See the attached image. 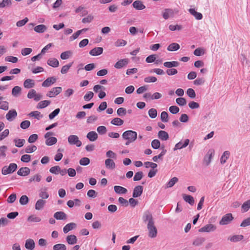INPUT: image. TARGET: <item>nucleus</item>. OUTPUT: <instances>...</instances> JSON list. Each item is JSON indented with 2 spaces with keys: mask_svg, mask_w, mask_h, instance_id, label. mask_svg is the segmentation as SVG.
<instances>
[{
  "mask_svg": "<svg viewBox=\"0 0 250 250\" xmlns=\"http://www.w3.org/2000/svg\"><path fill=\"white\" fill-rule=\"evenodd\" d=\"M57 79L54 77L47 78L42 84L43 87H49L56 83Z\"/></svg>",
  "mask_w": 250,
  "mask_h": 250,
  "instance_id": "obj_9",
  "label": "nucleus"
},
{
  "mask_svg": "<svg viewBox=\"0 0 250 250\" xmlns=\"http://www.w3.org/2000/svg\"><path fill=\"white\" fill-rule=\"evenodd\" d=\"M157 81V79L153 76H148L144 79V82L146 83H155Z\"/></svg>",
  "mask_w": 250,
  "mask_h": 250,
  "instance_id": "obj_57",
  "label": "nucleus"
},
{
  "mask_svg": "<svg viewBox=\"0 0 250 250\" xmlns=\"http://www.w3.org/2000/svg\"><path fill=\"white\" fill-rule=\"evenodd\" d=\"M160 142L157 139H154L151 142V146L154 149H158L160 147Z\"/></svg>",
  "mask_w": 250,
  "mask_h": 250,
  "instance_id": "obj_54",
  "label": "nucleus"
},
{
  "mask_svg": "<svg viewBox=\"0 0 250 250\" xmlns=\"http://www.w3.org/2000/svg\"><path fill=\"white\" fill-rule=\"evenodd\" d=\"M17 116V112L15 109L10 110L6 114V119L9 122L13 121Z\"/></svg>",
  "mask_w": 250,
  "mask_h": 250,
  "instance_id": "obj_10",
  "label": "nucleus"
},
{
  "mask_svg": "<svg viewBox=\"0 0 250 250\" xmlns=\"http://www.w3.org/2000/svg\"><path fill=\"white\" fill-rule=\"evenodd\" d=\"M76 227V224L75 223H70L66 225L63 228V231L64 233L68 232L69 231L72 230Z\"/></svg>",
  "mask_w": 250,
  "mask_h": 250,
  "instance_id": "obj_26",
  "label": "nucleus"
},
{
  "mask_svg": "<svg viewBox=\"0 0 250 250\" xmlns=\"http://www.w3.org/2000/svg\"><path fill=\"white\" fill-rule=\"evenodd\" d=\"M25 247L27 250H32L35 248V243L33 239H28L26 240Z\"/></svg>",
  "mask_w": 250,
  "mask_h": 250,
  "instance_id": "obj_23",
  "label": "nucleus"
},
{
  "mask_svg": "<svg viewBox=\"0 0 250 250\" xmlns=\"http://www.w3.org/2000/svg\"><path fill=\"white\" fill-rule=\"evenodd\" d=\"M28 202L29 199L26 195H22L20 198V203L21 205H25L28 204Z\"/></svg>",
  "mask_w": 250,
  "mask_h": 250,
  "instance_id": "obj_50",
  "label": "nucleus"
},
{
  "mask_svg": "<svg viewBox=\"0 0 250 250\" xmlns=\"http://www.w3.org/2000/svg\"><path fill=\"white\" fill-rule=\"evenodd\" d=\"M21 89L19 86H14L12 90V95L14 97H18L21 92Z\"/></svg>",
  "mask_w": 250,
  "mask_h": 250,
  "instance_id": "obj_39",
  "label": "nucleus"
},
{
  "mask_svg": "<svg viewBox=\"0 0 250 250\" xmlns=\"http://www.w3.org/2000/svg\"><path fill=\"white\" fill-rule=\"evenodd\" d=\"M216 229V227L213 224H208L202 227L199 229L200 232H209L214 231Z\"/></svg>",
  "mask_w": 250,
  "mask_h": 250,
  "instance_id": "obj_8",
  "label": "nucleus"
},
{
  "mask_svg": "<svg viewBox=\"0 0 250 250\" xmlns=\"http://www.w3.org/2000/svg\"><path fill=\"white\" fill-rule=\"evenodd\" d=\"M50 102L47 100L42 101L39 102L37 106V108H43L50 104Z\"/></svg>",
  "mask_w": 250,
  "mask_h": 250,
  "instance_id": "obj_40",
  "label": "nucleus"
},
{
  "mask_svg": "<svg viewBox=\"0 0 250 250\" xmlns=\"http://www.w3.org/2000/svg\"><path fill=\"white\" fill-rule=\"evenodd\" d=\"M28 115L30 117H34L37 120H40L42 117V115L41 114V113L38 111H35L30 112Z\"/></svg>",
  "mask_w": 250,
  "mask_h": 250,
  "instance_id": "obj_43",
  "label": "nucleus"
},
{
  "mask_svg": "<svg viewBox=\"0 0 250 250\" xmlns=\"http://www.w3.org/2000/svg\"><path fill=\"white\" fill-rule=\"evenodd\" d=\"M30 122L28 120L23 121L20 124L21 127L23 129H27L30 126Z\"/></svg>",
  "mask_w": 250,
  "mask_h": 250,
  "instance_id": "obj_58",
  "label": "nucleus"
},
{
  "mask_svg": "<svg viewBox=\"0 0 250 250\" xmlns=\"http://www.w3.org/2000/svg\"><path fill=\"white\" fill-rule=\"evenodd\" d=\"M187 94L189 97L191 99H194L196 97V93L195 91L192 88H188L187 90Z\"/></svg>",
  "mask_w": 250,
  "mask_h": 250,
  "instance_id": "obj_53",
  "label": "nucleus"
},
{
  "mask_svg": "<svg viewBox=\"0 0 250 250\" xmlns=\"http://www.w3.org/2000/svg\"><path fill=\"white\" fill-rule=\"evenodd\" d=\"M53 250H66V247L63 244H58L53 246Z\"/></svg>",
  "mask_w": 250,
  "mask_h": 250,
  "instance_id": "obj_46",
  "label": "nucleus"
},
{
  "mask_svg": "<svg viewBox=\"0 0 250 250\" xmlns=\"http://www.w3.org/2000/svg\"><path fill=\"white\" fill-rule=\"evenodd\" d=\"M168 114L166 111H163L161 114V120L163 122H167L168 121Z\"/></svg>",
  "mask_w": 250,
  "mask_h": 250,
  "instance_id": "obj_56",
  "label": "nucleus"
},
{
  "mask_svg": "<svg viewBox=\"0 0 250 250\" xmlns=\"http://www.w3.org/2000/svg\"><path fill=\"white\" fill-rule=\"evenodd\" d=\"M188 11L191 15L193 16L197 20H200L203 18V15L201 13L197 12L194 8H190Z\"/></svg>",
  "mask_w": 250,
  "mask_h": 250,
  "instance_id": "obj_17",
  "label": "nucleus"
},
{
  "mask_svg": "<svg viewBox=\"0 0 250 250\" xmlns=\"http://www.w3.org/2000/svg\"><path fill=\"white\" fill-rule=\"evenodd\" d=\"M147 229L148 231V237L151 238H153L157 236L158 231L154 223L150 225H147Z\"/></svg>",
  "mask_w": 250,
  "mask_h": 250,
  "instance_id": "obj_4",
  "label": "nucleus"
},
{
  "mask_svg": "<svg viewBox=\"0 0 250 250\" xmlns=\"http://www.w3.org/2000/svg\"><path fill=\"white\" fill-rule=\"evenodd\" d=\"M126 42L122 39H119L115 42V45L117 47L124 46L126 44Z\"/></svg>",
  "mask_w": 250,
  "mask_h": 250,
  "instance_id": "obj_61",
  "label": "nucleus"
},
{
  "mask_svg": "<svg viewBox=\"0 0 250 250\" xmlns=\"http://www.w3.org/2000/svg\"><path fill=\"white\" fill-rule=\"evenodd\" d=\"M47 63L49 65H50L53 67H57L59 65V61L56 58L49 59L47 60Z\"/></svg>",
  "mask_w": 250,
  "mask_h": 250,
  "instance_id": "obj_30",
  "label": "nucleus"
},
{
  "mask_svg": "<svg viewBox=\"0 0 250 250\" xmlns=\"http://www.w3.org/2000/svg\"><path fill=\"white\" fill-rule=\"evenodd\" d=\"M231 213H228L224 215L219 222L221 225H226L229 224L233 219Z\"/></svg>",
  "mask_w": 250,
  "mask_h": 250,
  "instance_id": "obj_6",
  "label": "nucleus"
},
{
  "mask_svg": "<svg viewBox=\"0 0 250 250\" xmlns=\"http://www.w3.org/2000/svg\"><path fill=\"white\" fill-rule=\"evenodd\" d=\"M79 163L82 166H87L90 163V160L87 157H83L80 160Z\"/></svg>",
  "mask_w": 250,
  "mask_h": 250,
  "instance_id": "obj_60",
  "label": "nucleus"
},
{
  "mask_svg": "<svg viewBox=\"0 0 250 250\" xmlns=\"http://www.w3.org/2000/svg\"><path fill=\"white\" fill-rule=\"evenodd\" d=\"M143 191V187L142 186H136L133 191L132 196L133 198L140 197Z\"/></svg>",
  "mask_w": 250,
  "mask_h": 250,
  "instance_id": "obj_11",
  "label": "nucleus"
},
{
  "mask_svg": "<svg viewBox=\"0 0 250 250\" xmlns=\"http://www.w3.org/2000/svg\"><path fill=\"white\" fill-rule=\"evenodd\" d=\"M128 63V60L127 59H121L114 64V67L117 69H121L126 66Z\"/></svg>",
  "mask_w": 250,
  "mask_h": 250,
  "instance_id": "obj_12",
  "label": "nucleus"
},
{
  "mask_svg": "<svg viewBox=\"0 0 250 250\" xmlns=\"http://www.w3.org/2000/svg\"><path fill=\"white\" fill-rule=\"evenodd\" d=\"M143 177V172L142 171H139L135 173L133 180L134 181H137L140 180Z\"/></svg>",
  "mask_w": 250,
  "mask_h": 250,
  "instance_id": "obj_62",
  "label": "nucleus"
},
{
  "mask_svg": "<svg viewBox=\"0 0 250 250\" xmlns=\"http://www.w3.org/2000/svg\"><path fill=\"white\" fill-rule=\"evenodd\" d=\"M17 168V165L15 163H11L9 166H4L1 169L2 175H6L14 172Z\"/></svg>",
  "mask_w": 250,
  "mask_h": 250,
  "instance_id": "obj_2",
  "label": "nucleus"
},
{
  "mask_svg": "<svg viewBox=\"0 0 250 250\" xmlns=\"http://www.w3.org/2000/svg\"><path fill=\"white\" fill-rule=\"evenodd\" d=\"M178 181V178L176 177H173L167 183L166 188H170L172 187Z\"/></svg>",
  "mask_w": 250,
  "mask_h": 250,
  "instance_id": "obj_35",
  "label": "nucleus"
},
{
  "mask_svg": "<svg viewBox=\"0 0 250 250\" xmlns=\"http://www.w3.org/2000/svg\"><path fill=\"white\" fill-rule=\"evenodd\" d=\"M230 153L229 151H225L222 154L221 159H220V162L221 164H225L228 159L229 157Z\"/></svg>",
  "mask_w": 250,
  "mask_h": 250,
  "instance_id": "obj_38",
  "label": "nucleus"
},
{
  "mask_svg": "<svg viewBox=\"0 0 250 250\" xmlns=\"http://www.w3.org/2000/svg\"><path fill=\"white\" fill-rule=\"evenodd\" d=\"M122 137L125 140H130V142H134L137 137L136 132L132 130H127L122 134Z\"/></svg>",
  "mask_w": 250,
  "mask_h": 250,
  "instance_id": "obj_1",
  "label": "nucleus"
},
{
  "mask_svg": "<svg viewBox=\"0 0 250 250\" xmlns=\"http://www.w3.org/2000/svg\"><path fill=\"white\" fill-rule=\"evenodd\" d=\"M213 153L214 151L212 149H210L205 156L204 161L205 163H206L207 166H208L210 164L213 156Z\"/></svg>",
  "mask_w": 250,
  "mask_h": 250,
  "instance_id": "obj_14",
  "label": "nucleus"
},
{
  "mask_svg": "<svg viewBox=\"0 0 250 250\" xmlns=\"http://www.w3.org/2000/svg\"><path fill=\"white\" fill-rule=\"evenodd\" d=\"M206 241V239L203 237H198L193 241L192 244L195 246H200L202 245Z\"/></svg>",
  "mask_w": 250,
  "mask_h": 250,
  "instance_id": "obj_28",
  "label": "nucleus"
},
{
  "mask_svg": "<svg viewBox=\"0 0 250 250\" xmlns=\"http://www.w3.org/2000/svg\"><path fill=\"white\" fill-rule=\"evenodd\" d=\"M54 217L57 220H66L67 215L63 211H57L54 213Z\"/></svg>",
  "mask_w": 250,
  "mask_h": 250,
  "instance_id": "obj_19",
  "label": "nucleus"
},
{
  "mask_svg": "<svg viewBox=\"0 0 250 250\" xmlns=\"http://www.w3.org/2000/svg\"><path fill=\"white\" fill-rule=\"evenodd\" d=\"M23 86L26 88H31L35 86L34 81L32 79H27L23 83Z\"/></svg>",
  "mask_w": 250,
  "mask_h": 250,
  "instance_id": "obj_25",
  "label": "nucleus"
},
{
  "mask_svg": "<svg viewBox=\"0 0 250 250\" xmlns=\"http://www.w3.org/2000/svg\"><path fill=\"white\" fill-rule=\"evenodd\" d=\"M189 143V140L188 139L185 140L184 143H183L182 141H180L179 143H177L175 145V147L174 148V150H176L177 149H180L186 147L188 146Z\"/></svg>",
  "mask_w": 250,
  "mask_h": 250,
  "instance_id": "obj_13",
  "label": "nucleus"
},
{
  "mask_svg": "<svg viewBox=\"0 0 250 250\" xmlns=\"http://www.w3.org/2000/svg\"><path fill=\"white\" fill-rule=\"evenodd\" d=\"M133 7L137 10H141L146 8L145 5L141 0H136L132 4Z\"/></svg>",
  "mask_w": 250,
  "mask_h": 250,
  "instance_id": "obj_18",
  "label": "nucleus"
},
{
  "mask_svg": "<svg viewBox=\"0 0 250 250\" xmlns=\"http://www.w3.org/2000/svg\"><path fill=\"white\" fill-rule=\"evenodd\" d=\"M176 102L180 106H184L187 104L186 100L182 97L177 98L176 99Z\"/></svg>",
  "mask_w": 250,
  "mask_h": 250,
  "instance_id": "obj_49",
  "label": "nucleus"
},
{
  "mask_svg": "<svg viewBox=\"0 0 250 250\" xmlns=\"http://www.w3.org/2000/svg\"><path fill=\"white\" fill-rule=\"evenodd\" d=\"M57 142V139L54 137H51L46 139L45 144L47 146H51L55 144Z\"/></svg>",
  "mask_w": 250,
  "mask_h": 250,
  "instance_id": "obj_33",
  "label": "nucleus"
},
{
  "mask_svg": "<svg viewBox=\"0 0 250 250\" xmlns=\"http://www.w3.org/2000/svg\"><path fill=\"white\" fill-rule=\"evenodd\" d=\"M105 166L106 167L110 169H114L115 168V163L111 159H107L105 161Z\"/></svg>",
  "mask_w": 250,
  "mask_h": 250,
  "instance_id": "obj_20",
  "label": "nucleus"
},
{
  "mask_svg": "<svg viewBox=\"0 0 250 250\" xmlns=\"http://www.w3.org/2000/svg\"><path fill=\"white\" fill-rule=\"evenodd\" d=\"M143 220L144 222L147 223V225H150L155 223L152 215L148 210H146L144 213L143 215Z\"/></svg>",
  "mask_w": 250,
  "mask_h": 250,
  "instance_id": "obj_5",
  "label": "nucleus"
},
{
  "mask_svg": "<svg viewBox=\"0 0 250 250\" xmlns=\"http://www.w3.org/2000/svg\"><path fill=\"white\" fill-rule=\"evenodd\" d=\"M34 31L38 33H44L47 30V27L44 24H40L34 28Z\"/></svg>",
  "mask_w": 250,
  "mask_h": 250,
  "instance_id": "obj_27",
  "label": "nucleus"
},
{
  "mask_svg": "<svg viewBox=\"0 0 250 250\" xmlns=\"http://www.w3.org/2000/svg\"><path fill=\"white\" fill-rule=\"evenodd\" d=\"M183 197L184 200L190 205H192L194 203V198L191 196L184 194Z\"/></svg>",
  "mask_w": 250,
  "mask_h": 250,
  "instance_id": "obj_42",
  "label": "nucleus"
},
{
  "mask_svg": "<svg viewBox=\"0 0 250 250\" xmlns=\"http://www.w3.org/2000/svg\"><path fill=\"white\" fill-rule=\"evenodd\" d=\"M114 189L116 193L119 194H125L127 192V190L125 188L120 186H114Z\"/></svg>",
  "mask_w": 250,
  "mask_h": 250,
  "instance_id": "obj_22",
  "label": "nucleus"
},
{
  "mask_svg": "<svg viewBox=\"0 0 250 250\" xmlns=\"http://www.w3.org/2000/svg\"><path fill=\"white\" fill-rule=\"evenodd\" d=\"M37 150V147L34 145L28 146L25 148V151L27 153H30L35 151Z\"/></svg>",
  "mask_w": 250,
  "mask_h": 250,
  "instance_id": "obj_51",
  "label": "nucleus"
},
{
  "mask_svg": "<svg viewBox=\"0 0 250 250\" xmlns=\"http://www.w3.org/2000/svg\"><path fill=\"white\" fill-rule=\"evenodd\" d=\"M68 142L70 145H75L77 147L82 146V142L79 140L78 136L70 135L68 137Z\"/></svg>",
  "mask_w": 250,
  "mask_h": 250,
  "instance_id": "obj_3",
  "label": "nucleus"
},
{
  "mask_svg": "<svg viewBox=\"0 0 250 250\" xmlns=\"http://www.w3.org/2000/svg\"><path fill=\"white\" fill-rule=\"evenodd\" d=\"M173 12L172 9H166L163 13V17L165 20L168 19L170 16H172Z\"/></svg>",
  "mask_w": 250,
  "mask_h": 250,
  "instance_id": "obj_34",
  "label": "nucleus"
},
{
  "mask_svg": "<svg viewBox=\"0 0 250 250\" xmlns=\"http://www.w3.org/2000/svg\"><path fill=\"white\" fill-rule=\"evenodd\" d=\"M60 111V108H56L55 109L53 112H52L49 115V118L50 120H52L54 119L56 116L58 115Z\"/></svg>",
  "mask_w": 250,
  "mask_h": 250,
  "instance_id": "obj_63",
  "label": "nucleus"
},
{
  "mask_svg": "<svg viewBox=\"0 0 250 250\" xmlns=\"http://www.w3.org/2000/svg\"><path fill=\"white\" fill-rule=\"evenodd\" d=\"M103 48L102 47H95L90 51L89 54L91 56H96L101 55L103 53Z\"/></svg>",
  "mask_w": 250,
  "mask_h": 250,
  "instance_id": "obj_16",
  "label": "nucleus"
},
{
  "mask_svg": "<svg viewBox=\"0 0 250 250\" xmlns=\"http://www.w3.org/2000/svg\"><path fill=\"white\" fill-rule=\"evenodd\" d=\"M149 116L152 119L155 118L157 115V111L154 108H151L148 111Z\"/></svg>",
  "mask_w": 250,
  "mask_h": 250,
  "instance_id": "obj_55",
  "label": "nucleus"
},
{
  "mask_svg": "<svg viewBox=\"0 0 250 250\" xmlns=\"http://www.w3.org/2000/svg\"><path fill=\"white\" fill-rule=\"evenodd\" d=\"M30 170L27 167H22L19 169L17 172L18 175L21 176H25L30 174Z\"/></svg>",
  "mask_w": 250,
  "mask_h": 250,
  "instance_id": "obj_15",
  "label": "nucleus"
},
{
  "mask_svg": "<svg viewBox=\"0 0 250 250\" xmlns=\"http://www.w3.org/2000/svg\"><path fill=\"white\" fill-rule=\"evenodd\" d=\"M13 141L15 146L18 147H22L25 143V140L23 139H15Z\"/></svg>",
  "mask_w": 250,
  "mask_h": 250,
  "instance_id": "obj_37",
  "label": "nucleus"
},
{
  "mask_svg": "<svg viewBox=\"0 0 250 250\" xmlns=\"http://www.w3.org/2000/svg\"><path fill=\"white\" fill-rule=\"evenodd\" d=\"M72 63L73 62H71L63 66L61 70V73L62 74H66L68 72L70 68L72 66Z\"/></svg>",
  "mask_w": 250,
  "mask_h": 250,
  "instance_id": "obj_47",
  "label": "nucleus"
},
{
  "mask_svg": "<svg viewBox=\"0 0 250 250\" xmlns=\"http://www.w3.org/2000/svg\"><path fill=\"white\" fill-rule=\"evenodd\" d=\"M158 138L162 141H167L169 138V135L168 133L163 130H160L158 133Z\"/></svg>",
  "mask_w": 250,
  "mask_h": 250,
  "instance_id": "obj_24",
  "label": "nucleus"
},
{
  "mask_svg": "<svg viewBox=\"0 0 250 250\" xmlns=\"http://www.w3.org/2000/svg\"><path fill=\"white\" fill-rule=\"evenodd\" d=\"M66 241L70 245H74L77 242V238L74 235H68L66 237Z\"/></svg>",
  "mask_w": 250,
  "mask_h": 250,
  "instance_id": "obj_31",
  "label": "nucleus"
},
{
  "mask_svg": "<svg viewBox=\"0 0 250 250\" xmlns=\"http://www.w3.org/2000/svg\"><path fill=\"white\" fill-rule=\"evenodd\" d=\"M71 55L72 52L71 51H66L61 53V58L62 60H66L68 59Z\"/></svg>",
  "mask_w": 250,
  "mask_h": 250,
  "instance_id": "obj_45",
  "label": "nucleus"
},
{
  "mask_svg": "<svg viewBox=\"0 0 250 250\" xmlns=\"http://www.w3.org/2000/svg\"><path fill=\"white\" fill-rule=\"evenodd\" d=\"M179 48L180 45L179 44L177 43H172L168 46L167 49L169 51H174L178 50Z\"/></svg>",
  "mask_w": 250,
  "mask_h": 250,
  "instance_id": "obj_36",
  "label": "nucleus"
},
{
  "mask_svg": "<svg viewBox=\"0 0 250 250\" xmlns=\"http://www.w3.org/2000/svg\"><path fill=\"white\" fill-rule=\"evenodd\" d=\"M41 178H42L41 175L37 174L35 175L34 176L31 177L29 179V182L30 183H31L33 181H36V182H39L41 181Z\"/></svg>",
  "mask_w": 250,
  "mask_h": 250,
  "instance_id": "obj_59",
  "label": "nucleus"
},
{
  "mask_svg": "<svg viewBox=\"0 0 250 250\" xmlns=\"http://www.w3.org/2000/svg\"><path fill=\"white\" fill-rule=\"evenodd\" d=\"M111 124L115 125H122L124 124V121L119 118H115L111 121Z\"/></svg>",
  "mask_w": 250,
  "mask_h": 250,
  "instance_id": "obj_41",
  "label": "nucleus"
},
{
  "mask_svg": "<svg viewBox=\"0 0 250 250\" xmlns=\"http://www.w3.org/2000/svg\"><path fill=\"white\" fill-rule=\"evenodd\" d=\"M60 170V167L58 166L52 167L49 169L50 172L54 174H58L59 173Z\"/></svg>",
  "mask_w": 250,
  "mask_h": 250,
  "instance_id": "obj_52",
  "label": "nucleus"
},
{
  "mask_svg": "<svg viewBox=\"0 0 250 250\" xmlns=\"http://www.w3.org/2000/svg\"><path fill=\"white\" fill-rule=\"evenodd\" d=\"M46 201L43 199L38 200L35 204V209L38 210H42L44 207Z\"/></svg>",
  "mask_w": 250,
  "mask_h": 250,
  "instance_id": "obj_21",
  "label": "nucleus"
},
{
  "mask_svg": "<svg viewBox=\"0 0 250 250\" xmlns=\"http://www.w3.org/2000/svg\"><path fill=\"white\" fill-rule=\"evenodd\" d=\"M250 208V200L245 202L242 206L243 212L247 211Z\"/></svg>",
  "mask_w": 250,
  "mask_h": 250,
  "instance_id": "obj_48",
  "label": "nucleus"
},
{
  "mask_svg": "<svg viewBox=\"0 0 250 250\" xmlns=\"http://www.w3.org/2000/svg\"><path fill=\"white\" fill-rule=\"evenodd\" d=\"M86 137L89 141L93 142L97 139L98 134L95 131H90L87 134Z\"/></svg>",
  "mask_w": 250,
  "mask_h": 250,
  "instance_id": "obj_29",
  "label": "nucleus"
},
{
  "mask_svg": "<svg viewBox=\"0 0 250 250\" xmlns=\"http://www.w3.org/2000/svg\"><path fill=\"white\" fill-rule=\"evenodd\" d=\"M62 91V88L61 87H53L51 89L50 91L47 93L46 96L50 98L55 97L59 94H60Z\"/></svg>",
  "mask_w": 250,
  "mask_h": 250,
  "instance_id": "obj_7",
  "label": "nucleus"
},
{
  "mask_svg": "<svg viewBox=\"0 0 250 250\" xmlns=\"http://www.w3.org/2000/svg\"><path fill=\"white\" fill-rule=\"evenodd\" d=\"M164 65L167 68L177 67L179 65V62L177 61L166 62L164 63Z\"/></svg>",
  "mask_w": 250,
  "mask_h": 250,
  "instance_id": "obj_32",
  "label": "nucleus"
},
{
  "mask_svg": "<svg viewBox=\"0 0 250 250\" xmlns=\"http://www.w3.org/2000/svg\"><path fill=\"white\" fill-rule=\"evenodd\" d=\"M244 236L242 235H235L230 237L229 239L231 242H237L242 240Z\"/></svg>",
  "mask_w": 250,
  "mask_h": 250,
  "instance_id": "obj_44",
  "label": "nucleus"
},
{
  "mask_svg": "<svg viewBox=\"0 0 250 250\" xmlns=\"http://www.w3.org/2000/svg\"><path fill=\"white\" fill-rule=\"evenodd\" d=\"M9 108V104L6 101H1L0 103V109L4 110H7Z\"/></svg>",
  "mask_w": 250,
  "mask_h": 250,
  "instance_id": "obj_64",
  "label": "nucleus"
}]
</instances>
